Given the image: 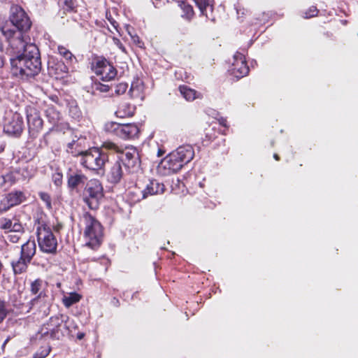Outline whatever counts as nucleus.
Listing matches in <instances>:
<instances>
[{
    "label": "nucleus",
    "instance_id": "nucleus-25",
    "mask_svg": "<svg viewBox=\"0 0 358 358\" xmlns=\"http://www.w3.org/2000/svg\"><path fill=\"white\" fill-rule=\"evenodd\" d=\"M178 6L181 8L184 13L182 15V17H185L187 19H191L192 17V16L194 15V11L192 6L191 5L188 4L186 1L182 0L178 1Z\"/></svg>",
    "mask_w": 358,
    "mask_h": 358
},
{
    "label": "nucleus",
    "instance_id": "nucleus-39",
    "mask_svg": "<svg viewBox=\"0 0 358 358\" xmlns=\"http://www.w3.org/2000/svg\"><path fill=\"white\" fill-rule=\"evenodd\" d=\"M13 221L10 219L4 218L1 221L0 228L1 229H8L10 231L12 227Z\"/></svg>",
    "mask_w": 358,
    "mask_h": 358
},
{
    "label": "nucleus",
    "instance_id": "nucleus-49",
    "mask_svg": "<svg viewBox=\"0 0 358 358\" xmlns=\"http://www.w3.org/2000/svg\"><path fill=\"white\" fill-rule=\"evenodd\" d=\"M108 20H110V23L112 24V25L114 27L115 29H117V26H118V24L113 20H110L108 18Z\"/></svg>",
    "mask_w": 358,
    "mask_h": 358
},
{
    "label": "nucleus",
    "instance_id": "nucleus-53",
    "mask_svg": "<svg viewBox=\"0 0 358 358\" xmlns=\"http://www.w3.org/2000/svg\"><path fill=\"white\" fill-rule=\"evenodd\" d=\"M84 337V334H78V336L77 338L79 339V340H81Z\"/></svg>",
    "mask_w": 358,
    "mask_h": 358
},
{
    "label": "nucleus",
    "instance_id": "nucleus-20",
    "mask_svg": "<svg viewBox=\"0 0 358 358\" xmlns=\"http://www.w3.org/2000/svg\"><path fill=\"white\" fill-rule=\"evenodd\" d=\"M172 152L180 160L183 166L189 162L194 156V150L189 145L180 146Z\"/></svg>",
    "mask_w": 358,
    "mask_h": 358
},
{
    "label": "nucleus",
    "instance_id": "nucleus-7",
    "mask_svg": "<svg viewBox=\"0 0 358 358\" xmlns=\"http://www.w3.org/2000/svg\"><path fill=\"white\" fill-rule=\"evenodd\" d=\"M67 316L62 314L50 317L49 320L43 324L38 334L41 337L49 336L52 340H61L64 336L62 327L66 330L69 327L66 324Z\"/></svg>",
    "mask_w": 358,
    "mask_h": 358
},
{
    "label": "nucleus",
    "instance_id": "nucleus-30",
    "mask_svg": "<svg viewBox=\"0 0 358 358\" xmlns=\"http://www.w3.org/2000/svg\"><path fill=\"white\" fill-rule=\"evenodd\" d=\"M52 348L48 345L46 348H41L33 356V358H45L51 352Z\"/></svg>",
    "mask_w": 358,
    "mask_h": 358
},
{
    "label": "nucleus",
    "instance_id": "nucleus-52",
    "mask_svg": "<svg viewBox=\"0 0 358 358\" xmlns=\"http://www.w3.org/2000/svg\"><path fill=\"white\" fill-rule=\"evenodd\" d=\"M3 207H5L3 203L1 202L0 203V213L6 212V210H3Z\"/></svg>",
    "mask_w": 358,
    "mask_h": 358
},
{
    "label": "nucleus",
    "instance_id": "nucleus-19",
    "mask_svg": "<svg viewBox=\"0 0 358 358\" xmlns=\"http://www.w3.org/2000/svg\"><path fill=\"white\" fill-rule=\"evenodd\" d=\"M164 192V185L157 180H148L145 187L141 190L142 199H146L148 196L162 194Z\"/></svg>",
    "mask_w": 358,
    "mask_h": 358
},
{
    "label": "nucleus",
    "instance_id": "nucleus-18",
    "mask_svg": "<svg viewBox=\"0 0 358 358\" xmlns=\"http://www.w3.org/2000/svg\"><path fill=\"white\" fill-rule=\"evenodd\" d=\"M161 166L167 170L166 173L170 174L178 172L183 165L173 152L166 156L161 162Z\"/></svg>",
    "mask_w": 358,
    "mask_h": 358
},
{
    "label": "nucleus",
    "instance_id": "nucleus-22",
    "mask_svg": "<svg viewBox=\"0 0 358 358\" xmlns=\"http://www.w3.org/2000/svg\"><path fill=\"white\" fill-rule=\"evenodd\" d=\"M122 176V165L120 162L117 160L110 167L108 174V180L110 183L117 184L120 182Z\"/></svg>",
    "mask_w": 358,
    "mask_h": 358
},
{
    "label": "nucleus",
    "instance_id": "nucleus-56",
    "mask_svg": "<svg viewBox=\"0 0 358 358\" xmlns=\"http://www.w3.org/2000/svg\"><path fill=\"white\" fill-rule=\"evenodd\" d=\"M163 154V152L161 150H159L158 151V156H162Z\"/></svg>",
    "mask_w": 358,
    "mask_h": 358
},
{
    "label": "nucleus",
    "instance_id": "nucleus-24",
    "mask_svg": "<svg viewBox=\"0 0 358 358\" xmlns=\"http://www.w3.org/2000/svg\"><path fill=\"white\" fill-rule=\"evenodd\" d=\"M214 0H203V15L212 22L215 21V16L213 14Z\"/></svg>",
    "mask_w": 358,
    "mask_h": 358
},
{
    "label": "nucleus",
    "instance_id": "nucleus-58",
    "mask_svg": "<svg viewBox=\"0 0 358 358\" xmlns=\"http://www.w3.org/2000/svg\"><path fill=\"white\" fill-rule=\"evenodd\" d=\"M206 135L208 137L210 134L208 133H206Z\"/></svg>",
    "mask_w": 358,
    "mask_h": 358
},
{
    "label": "nucleus",
    "instance_id": "nucleus-14",
    "mask_svg": "<svg viewBox=\"0 0 358 358\" xmlns=\"http://www.w3.org/2000/svg\"><path fill=\"white\" fill-rule=\"evenodd\" d=\"M234 62L232 64L231 73L237 78H243L248 75L249 68L247 66L244 57L241 53L236 52L234 57Z\"/></svg>",
    "mask_w": 358,
    "mask_h": 358
},
{
    "label": "nucleus",
    "instance_id": "nucleus-17",
    "mask_svg": "<svg viewBox=\"0 0 358 358\" xmlns=\"http://www.w3.org/2000/svg\"><path fill=\"white\" fill-rule=\"evenodd\" d=\"M43 282L41 279H36L31 283V292L33 294L37 295L32 299L30 304L32 307L39 306L41 303L45 302L46 295L41 291Z\"/></svg>",
    "mask_w": 358,
    "mask_h": 358
},
{
    "label": "nucleus",
    "instance_id": "nucleus-8",
    "mask_svg": "<svg viewBox=\"0 0 358 358\" xmlns=\"http://www.w3.org/2000/svg\"><path fill=\"white\" fill-rule=\"evenodd\" d=\"M80 156V164L87 169L97 171L104 166L108 161V156L96 148H93L82 152Z\"/></svg>",
    "mask_w": 358,
    "mask_h": 358
},
{
    "label": "nucleus",
    "instance_id": "nucleus-27",
    "mask_svg": "<svg viewBox=\"0 0 358 358\" xmlns=\"http://www.w3.org/2000/svg\"><path fill=\"white\" fill-rule=\"evenodd\" d=\"M80 299L81 296L79 294L73 292L71 293L69 296L64 297L63 303L66 307L69 308L74 303L78 302Z\"/></svg>",
    "mask_w": 358,
    "mask_h": 358
},
{
    "label": "nucleus",
    "instance_id": "nucleus-23",
    "mask_svg": "<svg viewBox=\"0 0 358 358\" xmlns=\"http://www.w3.org/2000/svg\"><path fill=\"white\" fill-rule=\"evenodd\" d=\"M135 109V106L129 103L122 102L115 111V115L120 118L131 117L134 114Z\"/></svg>",
    "mask_w": 358,
    "mask_h": 358
},
{
    "label": "nucleus",
    "instance_id": "nucleus-16",
    "mask_svg": "<svg viewBox=\"0 0 358 358\" xmlns=\"http://www.w3.org/2000/svg\"><path fill=\"white\" fill-rule=\"evenodd\" d=\"M26 196L24 193L22 191H13L5 196L1 201V203L5 206L3 210H8L10 208L17 206L25 201Z\"/></svg>",
    "mask_w": 358,
    "mask_h": 358
},
{
    "label": "nucleus",
    "instance_id": "nucleus-34",
    "mask_svg": "<svg viewBox=\"0 0 358 358\" xmlns=\"http://www.w3.org/2000/svg\"><path fill=\"white\" fill-rule=\"evenodd\" d=\"M128 87V85L125 83H120L114 86V92L116 95H121L125 93Z\"/></svg>",
    "mask_w": 358,
    "mask_h": 358
},
{
    "label": "nucleus",
    "instance_id": "nucleus-12",
    "mask_svg": "<svg viewBox=\"0 0 358 358\" xmlns=\"http://www.w3.org/2000/svg\"><path fill=\"white\" fill-rule=\"evenodd\" d=\"M92 69L103 81H110L117 75L116 69L105 58H96L92 64Z\"/></svg>",
    "mask_w": 358,
    "mask_h": 358
},
{
    "label": "nucleus",
    "instance_id": "nucleus-43",
    "mask_svg": "<svg viewBox=\"0 0 358 358\" xmlns=\"http://www.w3.org/2000/svg\"><path fill=\"white\" fill-rule=\"evenodd\" d=\"M8 240L12 243H17L20 239V236L17 234H10L7 236Z\"/></svg>",
    "mask_w": 358,
    "mask_h": 358
},
{
    "label": "nucleus",
    "instance_id": "nucleus-46",
    "mask_svg": "<svg viewBox=\"0 0 358 358\" xmlns=\"http://www.w3.org/2000/svg\"><path fill=\"white\" fill-rule=\"evenodd\" d=\"M196 6L198 7V8L200 10V11L201 12V0H192Z\"/></svg>",
    "mask_w": 358,
    "mask_h": 358
},
{
    "label": "nucleus",
    "instance_id": "nucleus-55",
    "mask_svg": "<svg viewBox=\"0 0 358 358\" xmlns=\"http://www.w3.org/2000/svg\"><path fill=\"white\" fill-rule=\"evenodd\" d=\"M273 157H274L276 160H279V156H278L277 154H274Z\"/></svg>",
    "mask_w": 358,
    "mask_h": 358
},
{
    "label": "nucleus",
    "instance_id": "nucleus-28",
    "mask_svg": "<svg viewBox=\"0 0 358 358\" xmlns=\"http://www.w3.org/2000/svg\"><path fill=\"white\" fill-rule=\"evenodd\" d=\"M206 115L208 117L206 124H208L209 126L213 124H216L215 120H217V117H218V113L215 110L209 109L206 112Z\"/></svg>",
    "mask_w": 358,
    "mask_h": 358
},
{
    "label": "nucleus",
    "instance_id": "nucleus-45",
    "mask_svg": "<svg viewBox=\"0 0 358 358\" xmlns=\"http://www.w3.org/2000/svg\"><path fill=\"white\" fill-rule=\"evenodd\" d=\"M215 122L217 123V122L219 123V124L224 127H227V120L224 117H220L218 118V117H217V120H215Z\"/></svg>",
    "mask_w": 358,
    "mask_h": 358
},
{
    "label": "nucleus",
    "instance_id": "nucleus-44",
    "mask_svg": "<svg viewBox=\"0 0 358 358\" xmlns=\"http://www.w3.org/2000/svg\"><path fill=\"white\" fill-rule=\"evenodd\" d=\"M131 40L133 43L138 45L139 48L143 47V43L141 41L138 35L134 34V36H131Z\"/></svg>",
    "mask_w": 358,
    "mask_h": 358
},
{
    "label": "nucleus",
    "instance_id": "nucleus-5",
    "mask_svg": "<svg viewBox=\"0 0 358 358\" xmlns=\"http://www.w3.org/2000/svg\"><path fill=\"white\" fill-rule=\"evenodd\" d=\"M36 245L34 240L29 239L20 247V255L10 262L15 275L27 272L29 264L36 255Z\"/></svg>",
    "mask_w": 358,
    "mask_h": 358
},
{
    "label": "nucleus",
    "instance_id": "nucleus-2",
    "mask_svg": "<svg viewBox=\"0 0 358 358\" xmlns=\"http://www.w3.org/2000/svg\"><path fill=\"white\" fill-rule=\"evenodd\" d=\"M102 148L120 154L118 161L122 163L125 169L129 173L137 172L141 166L139 154L135 148H126L123 150L121 147L110 141H106L102 145Z\"/></svg>",
    "mask_w": 358,
    "mask_h": 358
},
{
    "label": "nucleus",
    "instance_id": "nucleus-26",
    "mask_svg": "<svg viewBox=\"0 0 358 358\" xmlns=\"http://www.w3.org/2000/svg\"><path fill=\"white\" fill-rule=\"evenodd\" d=\"M179 91L187 101H193L196 99V92L185 85H180L179 87Z\"/></svg>",
    "mask_w": 358,
    "mask_h": 358
},
{
    "label": "nucleus",
    "instance_id": "nucleus-40",
    "mask_svg": "<svg viewBox=\"0 0 358 358\" xmlns=\"http://www.w3.org/2000/svg\"><path fill=\"white\" fill-rule=\"evenodd\" d=\"M10 232H20L21 234L24 233V227L21 223L19 222H15L12 224V227L10 231Z\"/></svg>",
    "mask_w": 358,
    "mask_h": 358
},
{
    "label": "nucleus",
    "instance_id": "nucleus-21",
    "mask_svg": "<svg viewBox=\"0 0 358 358\" xmlns=\"http://www.w3.org/2000/svg\"><path fill=\"white\" fill-rule=\"evenodd\" d=\"M45 113L48 122L52 124L48 131L43 136V138L45 139L51 131H53L55 127L58 124L61 119V115L54 106H48L47 108L45 110Z\"/></svg>",
    "mask_w": 358,
    "mask_h": 358
},
{
    "label": "nucleus",
    "instance_id": "nucleus-36",
    "mask_svg": "<svg viewBox=\"0 0 358 358\" xmlns=\"http://www.w3.org/2000/svg\"><path fill=\"white\" fill-rule=\"evenodd\" d=\"M3 177L5 179V184H6V186H7V187L11 186L16 181L15 176L13 173H8L3 176Z\"/></svg>",
    "mask_w": 358,
    "mask_h": 358
},
{
    "label": "nucleus",
    "instance_id": "nucleus-3",
    "mask_svg": "<svg viewBox=\"0 0 358 358\" xmlns=\"http://www.w3.org/2000/svg\"><path fill=\"white\" fill-rule=\"evenodd\" d=\"M83 219L85 224L84 236L87 240L86 245L95 250L103 241V232L101 223L90 213H83Z\"/></svg>",
    "mask_w": 358,
    "mask_h": 358
},
{
    "label": "nucleus",
    "instance_id": "nucleus-32",
    "mask_svg": "<svg viewBox=\"0 0 358 358\" xmlns=\"http://www.w3.org/2000/svg\"><path fill=\"white\" fill-rule=\"evenodd\" d=\"M57 50L58 53L68 61H71L74 57L73 55L65 47L59 45Z\"/></svg>",
    "mask_w": 358,
    "mask_h": 358
},
{
    "label": "nucleus",
    "instance_id": "nucleus-9",
    "mask_svg": "<svg viewBox=\"0 0 358 358\" xmlns=\"http://www.w3.org/2000/svg\"><path fill=\"white\" fill-rule=\"evenodd\" d=\"M36 234L40 250L45 253L55 254L57 241L50 227L45 224H42L37 227Z\"/></svg>",
    "mask_w": 358,
    "mask_h": 358
},
{
    "label": "nucleus",
    "instance_id": "nucleus-4",
    "mask_svg": "<svg viewBox=\"0 0 358 358\" xmlns=\"http://www.w3.org/2000/svg\"><path fill=\"white\" fill-rule=\"evenodd\" d=\"M9 19L13 25L18 29V31H12L6 27H2L1 31L8 37V40L9 38L12 37L15 33H20L23 35L22 32L27 31L31 27L30 18L24 9L18 5L11 6Z\"/></svg>",
    "mask_w": 358,
    "mask_h": 358
},
{
    "label": "nucleus",
    "instance_id": "nucleus-15",
    "mask_svg": "<svg viewBox=\"0 0 358 358\" xmlns=\"http://www.w3.org/2000/svg\"><path fill=\"white\" fill-rule=\"evenodd\" d=\"M89 180L81 171H76L68 175L67 186L71 191L79 192L80 189L85 187Z\"/></svg>",
    "mask_w": 358,
    "mask_h": 358
},
{
    "label": "nucleus",
    "instance_id": "nucleus-31",
    "mask_svg": "<svg viewBox=\"0 0 358 358\" xmlns=\"http://www.w3.org/2000/svg\"><path fill=\"white\" fill-rule=\"evenodd\" d=\"M59 3L62 8L67 12L73 11L75 9V5L73 0H59Z\"/></svg>",
    "mask_w": 358,
    "mask_h": 358
},
{
    "label": "nucleus",
    "instance_id": "nucleus-35",
    "mask_svg": "<svg viewBox=\"0 0 358 358\" xmlns=\"http://www.w3.org/2000/svg\"><path fill=\"white\" fill-rule=\"evenodd\" d=\"M40 199L45 203L46 207L48 209L52 208V203H51V197L49 194L46 192H40L39 193Z\"/></svg>",
    "mask_w": 358,
    "mask_h": 358
},
{
    "label": "nucleus",
    "instance_id": "nucleus-42",
    "mask_svg": "<svg viewBox=\"0 0 358 358\" xmlns=\"http://www.w3.org/2000/svg\"><path fill=\"white\" fill-rule=\"evenodd\" d=\"M113 41L114 44L122 52L124 53H127V50L125 47L123 45V44L121 43L120 40L116 37L113 38Z\"/></svg>",
    "mask_w": 358,
    "mask_h": 358
},
{
    "label": "nucleus",
    "instance_id": "nucleus-50",
    "mask_svg": "<svg viewBox=\"0 0 358 358\" xmlns=\"http://www.w3.org/2000/svg\"><path fill=\"white\" fill-rule=\"evenodd\" d=\"M9 340H10V337H8V338L4 341V342H3V343L2 344V346H1V349H2L3 350H4L5 346H6V345L8 343V342L9 341Z\"/></svg>",
    "mask_w": 358,
    "mask_h": 358
},
{
    "label": "nucleus",
    "instance_id": "nucleus-33",
    "mask_svg": "<svg viewBox=\"0 0 358 358\" xmlns=\"http://www.w3.org/2000/svg\"><path fill=\"white\" fill-rule=\"evenodd\" d=\"M94 89L101 92H108L113 88V85L108 84H102L101 83H95L94 85Z\"/></svg>",
    "mask_w": 358,
    "mask_h": 358
},
{
    "label": "nucleus",
    "instance_id": "nucleus-57",
    "mask_svg": "<svg viewBox=\"0 0 358 358\" xmlns=\"http://www.w3.org/2000/svg\"><path fill=\"white\" fill-rule=\"evenodd\" d=\"M199 187H201V182H199Z\"/></svg>",
    "mask_w": 358,
    "mask_h": 358
},
{
    "label": "nucleus",
    "instance_id": "nucleus-11",
    "mask_svg": "<svg viewBox=\"0 0 358 358\" xmlns=\"http://www.w3.org/2000/svg\"><path fill=\"white\" fill-rule=\"evenodd\" d=\"M29 135L31 138H36L43 129V121L38 109L33 106L25 108Z\"/></svg>",
    "mask_w": 358,
    "mask_h": 358
},
{
    "label": "nucleus",
    "instance_id": "nucleus-6",
    "mask_svg": "<svg viewBox=\"0 0 358 358\" xmlns=\"http://www.w3.org/2000/svg\"><path fill=\"white\" fill-rule=\"evenodd\" d=\"M82 199L91 210H96L103 197L101 183L96 179L90 180L80 193Z\"/></svg>",
    "mask_w": 358,
    "mask_h": 358
},
{
    "label": "nucleus",
    "instance_id": "nucleus-48",
    "mask_svg": "<svg viewBox=\"0 0 358 358\" xmlns=\"http://www.w3.org/2000/svg\"><path fill=\"white\" fill-rule=\"evenodd\" d=\"M6 248L8 250H18L19 249V247L18 246H14V247H12V246H10L8 243H6Z\"/></svg>",
    "mask_w": 358,
    "mask_h": 358
},
{
    "label": "nucleus",
    "instance_id": "nucleus-1",
    "mask_svg": "<svg viewBox=\"0 0 358 358\" xmlns=\"http://www.w3.org/2000/svg\"><path fill=\"white\" fill-rule=\"evenodd\" d=\"M6 53L10 56L11 69L16 76L27 79L41 72L39 50L34 43L27 42L22 34L15 33L9 38Z\"/></svg>",
    "mask_w": 358,
    "mask_h": 358
},
{
    "label": "nucleus",
    "instance_id": "nucleus-47",
    "mask_svg": "<svg viewBox=\"0 0 358 358\" xmlns=\"http://www.w3.org/2000/svg\"><path fill=\"white\" fill-rule=\"evenodd\" d=\"M6 186L5 184V179L3 178V176H0V188H3Z\"/></svg>",
    "mask_w": 358,
    "mask_h": 358
},
{
    "label": "nucleus",
    "instance_id": "nucleus-51",
    "mask_svg": "<svg viewBox=\"0 0 358 358\" xmlns=\"http://www.w3.org/2000/svg\"><path fill=\"white\" fill-rule=\"evenodd\" d=\"M4 65V61L2 57L0 56V68L3 67Z\"/></svg>",
    "mask_w": 358,
    "mask_h": 358
},
{
    "label": "nucleus",
    "instance_id": "nucleus-10",
    "mask_svg": "<svg viewBox=\"0 0 358 358\" xmlns=\"http://www.w3.org/2000/svg\"><path fill=\"white\" fill-rule=\"evenodd\" d=\"M104 129L106 131L113 133L123 139L135 138L138 136L140 131L136 124L118 123L115 122L105 124Z\"/></svg>",
    "mask_w": 358,
    "mask_h": 358
},
{
    "label": "nucleus",
    "instance_id": "nucleus-13",
    "mask_svg": "<svg viewBox=\"0 0 358 358\" xmlns=\"http://www.w3.org/2000/svg\"><path fill=\"white\" fill-rule=\"evenodd\" d=\"M22 116L18 113H11L6 117L3 131L10 136L19 137L23 131Z\"/></svg>",
    "mask_w": 358,
    "mask_h": 358
},
{
    "label": "nucleus",
    "instance_id": "nucleus-54",
    "mask_svg": "<svg viewBox=\"0 0 358 358\" xmlns=\"http://www.w3.org/2000/svg\"><path fill=\"white\" fill-rule=\"evenodd\" d=\"M127 31H128V34L130 35V36L131 37V36H134V34H132L131 31H130L129 28H127Z\"/></svg>",
    "mask_w": 358,
    "mask_h": 358
},
{
    "label": "nucleus",
    "instance_id": "nucleus-41",
    "mask_svg": "<svg viewBox=\"0 0 358 358\" xmlns=\"http://www.w3.org/2000/svg\"><path fill=\"white\" fill-rule=\"evenodd\" d=\"M52 179L54 183L57 186H60L62 184V174L60 173H56L53 174Z\"/></svg>",
    "mask_w": 358,
    "mask_h": 358
},
{
    "label": "nucleus",
    "instance_id": "nucleus-38",
    "mask_svg": "<svg viewBox=\"0 0 358 358\" xmlns=\"http://www.w3.org/2000/svg\"><path fill=\"white\" fill-rule=\"evenodd\" d=\"M318 10L315 6H311L308 8L307 11L304 13L303 17L304 18H310L315 17L317 15Z\"/></svg>",
    "mask_w": 358,
    "mask_h": 358
},
{
    "label": "nucleus",
    "instance_id": "nucleus-37",
    "mask_svg": "<svg viewBox=\"0 0 358 358\" xmlns=\"http://www.w3.org/2000/svg\"><path fill=\"white\" fill-rule=\"evenodd\" d=\"M69 113L73 118L78 120L81 117V112L76 106L70 107Z\"/></svg>",
    "mask_w": 358,
    "mask_h": 358
},
{
    "label": "nucleus",
    "instance_id": "nucleus-29",
    "mask_svg": "<svg viewBox=\"0 0 358 358\" xmlns=\"http://www.w3.org/2000/svg\"><path fill=\"white\" fill-rule=\"evenodd\" d=\"M8 310L7 309L6 302L0 298V324L3 322L7 317Z\"/></svg>",
    "mask_w": 358,
    "mask_h": 358
}]
</instances>
